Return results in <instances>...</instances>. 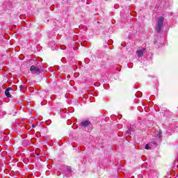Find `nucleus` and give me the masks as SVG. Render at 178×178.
<instances>
[{"label":"nucleus","instance_id":"f257e3e1","mask_svg":"<svg viewBox=\"0 0 178 178\" xmlns=\"http://www.w3.org/2000/svg\"><path fill=\"white\" fill-rule=\"evenodd\" d=\"M164 20H165V17H160L157 19L156 31H157L158 33H161L162 28L163 27Z\"/></svg>","mask_w":178,"mask_h":178},{"label":"nucleus","instance_id":"f03ea898","mask_svg":"<svg viewBox=\"0 0 178 178\" xmlns=\"http://www.w3.org/2000/svg\"><path fill=\"white\" fill-rule=\"evenodd\" d=\"M30 70L31 73H34L35 74H40L41 72L40 71V67L35 66V65H31L30 67Z\"/></svg>","mask_w":178,"mask_h":178},{"label":"nucleus","instance_id":"7ed1b4c3","mask_svg":"<svg viewBox=\"0 0 178 178\" xmlns=\"http://www.w3.org/2000/svg\"><path fill=\"white\" fill-rule=\"evenodd\" d=\"M10 91H13L12 88H8L5 90V95L7 98H12V95H10Z\"/></svg>","mask_w":178,"mask_h":178},{"label":"nucleus","instance_id":"20e7f679","mask_svg":"<svg viewBox=\"0 0 178 178\" xmlns=\"http://www.w3.org/2000/svg\"><path fill=\"white\" fill-rule=\"evenodd\" d=\"M90 124H91V122L88 120H85L80 123V126H81V127H88Z\"/></svg>","mask_w":178,"mask_h":178},{"label":"nucleus","instance_id":"39448f33","mask_svg":"<svg viewBox=\"0 0 178 178\" xmlns=\"http://www.w3.org/2000/svg\"><path fill=\"white\" fill-rule=\"evenodd\" d=\"M145 51V49H140L136 51V54L138 55V58H143V56L144 55V51Z\"/></svg>","mask_w":178,"mask_h":178},{"label":"nucleus","instance_id":"423d86ee","mask_svg":"<svg viewBox=\"0 0 178 178\" xmlns=\"http://www.w3.org/2000/svg\"><path fill=\"white\" fill-rule=\"evenodd\" d=\"M131 131H133V129L130 128L127 131V134H128V136H130V134H131Z\"/></svg>","mask_w":178,"mask_h":178},{"label":"nucleus","instance_id":"0eeeda50","mask_svg":"<svg viewBox=\"0 0 178 178\" xmlns=\"http://www.w3.org/2000/svg\"><path fill=\"white\" fill-rule=\"evenodd\" d=\"M157 136H158L159 138H162V131L159 130V134Z\"/></svg>","mask_w":178,"mask_h":178},{"label":"nucleus","instance_id":"6e6552de","mask_svg":"<svg viewBox=\"0 0 178 178\" xmlns=\"http://www.w3.org/2000/svg\"><path fill=\"white\" fill-rule=\"evenodd\" d=\"M66 170L68 173H72V168L67 167Z\"/></svg>","mask_w":178,"mask_h":178},{"label":"nucleus","instance_id":"1a4fd4ad","mask_svg":"<svg viewBox=\"0 0 178 178\" xmlns=\"http://www.w3.org/2000/svg\"><path fill=\"white\" fill-rule=\"evenodd\" d=\"M152 144H153L154 147H158V143H156V140L152 141Z\"/></svg>","mask_w":178,"mask_h":178},{"label":"nucleus","instance_id":"9d476101","mask_svg":"<svg viewBox=\"0 0 178 178\" xmlns=\"http://www.w3.org/2000/svg\"><path fill=\"white\" fill-rule=\"evenodd\" d=\"M145 149H151V147H149V145L147 144L145 145Z\"/></svg>","mask_w":178,"mask_h":178},{"label":"nucleus","instance_id":"9b49d317","mask_svg":"<svg viewBox=\"0 0 178 178\" xmlns=\"http://www.w3.org/2000/svg\"><path fill=\"white\" fill-rule=\"evenodd\" d=\"M32 127H33V129H35V125H34V124H32Z\"/></svg>","mask_w":178,"mask_h":178},{"label":"nucleus","instance_id":"f8f14e48","mask_svg":"<svg viewBox=\"0 0 178 178\" xmlns=\"http://www.w3.org/2000/svg\"><path fill=\"white\" fill-rule=\"evenodd\" d=\"M19 88H21V89L23 88V86H22V85L19 86Z\"/></svg>","mask_w":178,"mask_h":178}]
</instances>
